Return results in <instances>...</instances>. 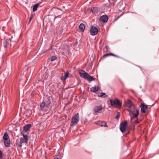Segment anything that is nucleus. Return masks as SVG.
I'll list each match as a JSON object with an SVG mask.
<instances>
[{
  "mask_svg": "<svg viewBox=\"0 0 159 159\" xmlns=\"http://www.w3.org/2000/svg\"><path fill=\"white\" fill-rule=\"evenodd\" d=\"M3 139L4 140L5 146L6 147H8L10 145V141L9 136L6 132L4 133Z\"/></svg>",
  "mask_w": 159,
  "mask_h": 159,
  "instance_id": "obj_1",
  "label": "nucleus"
},
{
  "mask_svg": "<svg viewBox=\"0 0 159 159\" xmlns=\"http://www.w3.org/2000/svg\"><path fill=\"white\" fill-rule=\"evenodd\" d=\"M133 108V110L132 109L128 110L129 111L131 112L132 114L133 115V116L131 118V120H132L134 118H137L139 115V110L136 108L135 107Z\"/></svg>",
  "mask_w": 159,
  "mask_h": 159,
  "instance_id": "obj_2",
  "label": "nucleus"
},
{
  "mask_svg": "<svg viewBox=\"0 0 159 159\" xmlns=\"http://www.w3.org/2000/svg\"><path fill=\"white\" fill-rule=\"evenodd\" d=\"M111 105L112 106L115 107L117 106L121 107L122 103L120 102V100L117 99H111L110 100Z\"/></svg>",
  "mask_w": 159,
  "mask_h": 159,
  "instance_id": "obj_3",
  "label": "nucleus"
},
{
  "mask_svg": "<svg viewBox=\"0 0 159 159\" xmlns=\"http://www.w3.org/2000/svg\"><path fill=\"white\" fill-rule=\"evenodd\" d=\"M79 115L78 113H77L71 119V122L70 123V125L72 126L74 125L77 124L79 121Z\"/></svg>",
  "mask_w": 159,
  "mask_h": 159,
  "instance_id": "obj_4",
  "label": "nucleus"
},
{
  "mask_svg": "<svg viewBox=\"0 0 159 159\" xmlns=\"http://www.w3.org/2000/svg\"><path fill=\"white\" fill-rule=\"evenodd\" d=\"M23 138H20V143L18 145V146L20 147H21L22 143H27L28 141V138L27 135L23 134Z\"/></svg>",
  "mask_w": 159,
  "mask_h": 159,
  "instance_id": "obj_5",
  "label": "nucleus"
},
{
  "mask_svg": "<svg viewBox=\"0 0 159 159\" xmlns=\"http://www.w3.org/2000/svg\"><path fill=\"white\" fill-rule=\"evenodd\" d=\"M127 122L125 121L122 122L120 125V129L122 133L124 132L126 130L127 126Z\"/></svg>",
  "mask_w": 159,
  "mask_h": 159,
  "instance_id": "obj_6",
  "label": "nucleus"
},
{
  "mask_svg": "<svg viewBox=\"0 0 159 159\" xmlns=\"http://www.w3.org/2000/svg\"><path fill=\"white\" fill-rule=\"evenodd\" d=\"M98 32V30L97 28L91 26L90 27V33L92 35H95L97 34Z\"/></svg>",
  "mask_w": 159,
  "mask_h": 159,
  "instance_id": "obj_7",
  "label": "nucleus"
},
{
  "mask_svg": "<svg viewBox=\"0 0 159 159\" xmlns=\"http://www.w3.org/2000/svg\"><path fill=\"white\" fill-rule=\"evenodd\" d=\"M148 105H145L144 103H142L140 107H141V111L142 113L146 112L148 107Z\"/></svg>",
  "mask_w": 159,
  "mask_h": 159,
  "instance_id": "obj_8",
  "label": "nucleus"
},
{
  "mask_svg": "<svg viewBox=\"0 0 159 159\" xmlns=\"http://www.w3.org/2000/svg\"><path fill=\"white\" fill-rule=\"evenodd\" d=\"M79 73L80 75V76L81 77L84 79H86V77L88 75V74L85 72L84 71L82 70H80L79 71Z\"/></svg>",
  "mask_w": 159,
  "mask_h": 159,
  "instance_id": "obj_9",
  "label": "nucleus"
},
{
  "mask_svg": "<svg viewBox=\"0 0 159 159\" xmlns=\"http://www.w3.org/2000/svg\"><path fill=\"white\" fill-rule=\"evenodd\" d=\"M102 109V107L101 106H97L95 107L93 109V111L95 113L96 115H97L98 113H100V111Z\"/></svg>",
  "mask_w": 159,
  "mask_h": 159,
  "instance_id": "obj_10",
  "label": "nucleus"
},
{
  "mask_svg": "<svg viewBox=\"0 0 159 159\" xmlns=\"http://www.w3.org/2000/svg\"><path fill=\"white\" fill-rule=\"evenodd\" d=\"M126 105L130 109H131L132 107L134 108L135 106H134V103L130 100L127 99L126 102Z\"/></svg>",
  "mask_w": 159,
  "mask_h": 159,
  "instance_id": "obj_11",
  "label": "nucleus"
},
{
  "mask_svg": "<svg viewBox=\"0 0 159 159\" xmlns=\"http://www.w3.org/2000/svg\"><path fill=\"white\" fill-rule=\"evenodd\" d=\"M108 20V17L107 15H104L101 16L100 18V20L103 22H106Z\"/></svg>",
  "mask_w": 159,
  "mask_h": 159,
  "instance_id": "obj_12",
  "label": "nucleus"
},
{
  "mask_svg": "<svg viewBox=\"0 0 159 159\" xmlns=\"http://www.w3.org/2000/svg\"><path fill=\"white\" fill-rule=\"evenodd\" d=\"M96 123L102 127H108L106 122L105 121H99L97 122Z\"/></svg>",
  "mask_w": 159,
  "mask_h": 159,
  "instance_id": "obj_13",
  "label": "nucleus"
},
{
  "mask_svg": "<svg viewBox=\"0 0 159 159\" xmlns=\"http://www.w3.org/2000/svg\"><path fill=\"white\" fill-rule=\"evenodd\" d=\"M85 27V26L84 24L83 23H81L79 25V28L80 30H81L82 32H83L84 31Z\"/></svg>",
  "mask_w": 159,
  "mask_h": 159,
  "instance_id": "obj_14",
  "label": "nucleus"
},
{
  "mask_svg": "<svg viewBox=\"0 0 159 159\" xmlns=\"http://www.w3.org/2000/svg\"><path fill=\"white\" fill-rule=\"evenodd\" d=\"M85 79L89 81H92L95 80V79L93 77L90 76L89 74Z\"/></svg>",
  "mask_w": 159,
  "mask_h": 159,
  "instance_id": "obj_15",
  "label": "nucleus"
},
{
  "mask_svg": "<svg viewBox=\"0 0 159 159\" xmlns=\"http://www.w3.org/2000/svg\"><path fill=\"white\" fill-rule=\"evenodd\" d=\"M69 74V73L68 72H66L65 73L64 75L63 76H62L61 77V80L63 81L65 80H66V79H67V77H68Z\"/></svg>",
  "mask_w": 159,
  "mask_h": 159,
  "instance_id": "obj_16",
  "label": "nucleus"
},
{
  "mask_svg": "<svg viewBox=\"0 0 159 159\" xmlns=\"http://www.w3.org/2000/svg\"><path fill=\"white\" fill-rule=\"evenodd\" d=\"M98 11V8L96 7H93L91 8V11L93 14L97 13Z\"/></svg>",
  "mask_w": 159,
  "mask_h": 159,
  "instance_id": "obj_17",
  "label": "nucleus"
},
{
  "mask_svg": "<svg viewBox=\"0 0 159 159\" xmlns=\"http://www.w3.org/2000/svg\"><path fill=\"white\" fill-rule=\"evenodd\" d=\"M90 90L92 92H96L98 90V87L95 86L92 87Z\"/></svg>",
  "mask_w": 159,
  "mask_h": 159,
  "instance_id": "obj_18",
  "label": "nucleus"
},
{
  "mask_svg": "<svg viewBox=\"0 0 159 159\" xmlns=\"http://www.w3.org/2000/svg\"><path fill=\"white\" fill-rule=\"evenodd\" d=\"M31 125L28 124L25 125L24 127V129L25 131H27L31 127Z\"/></svg>",
  "mask_w": 159,
  "mask_h": 159,
  "instance_id": "obj_19",
  "label": "nucleus"
},
{
  "mask_svg": "<svg viewBox=\"0 0 159 159\" xmlns=\"http://www.w3.org/2000/svg\"><path fill=\"white\" fill-rule=\"evenodd\" d=\"M40 107L41 108V109L42 111L44 110V108L47 107V106H45V103L44 102H42L41 104L40 105Z\"/></svg>",
  "mask_w": 159,
  "mask_h": 159,
  "instance_id": "obj_20",
  "label": "nucleus"
},
{
  "mask_svg": "<svg viewBox=\"0 0 159 159\" xmlns=\"http://www.w3.org/2000/svg\"><path fill=\"white\" fill-rule=\"evenodd\" d=\"M39 4L38 3L35 4L33 7V11L34 12L36 11L37 9V8L39 6Z\"/></svg>",
  "mask_w": 159,
  "mask_h": 159,
  "instance_id": "obj_21",
  "label": "nucleus"
},
{
  "mask_svg": "<svg viewBox=\"0 0 159 159\" xmlns=\"http://www.w3.org/2000/svg\"><path fill=\"white\" fill-rule=\"evenodd\" d=\"M3 44L4 45V47L5 48L6 47H9V42H8L7 41H5L4 43Z\"/></svg>",
  "mask_w": 159,
  "mask_h": 159,
  "instance_id": "obj_22",
  "label": "nucleus"
},
{
  "mask_svg": "<svg viewBox=\"0 0 159 159\" xmlns=\"http://www.w3.org/2000/svg\"><path fill=\"white\" fill-rule=\"evenodd\" d=\"M106 95L105 93H100L98 95V96L99 97H103L104 95Z\"/></svg>",
  "mask_w": 159,
  "mask_h": 159,
  "instance_id": "obj_23",
  "label": "nucleus"
},
{
  "mask_svg": "<svg viewBox=\"0 0 159 159\" xmlns=\"http://www.w3.org/2000/svg\"><path fill=\"white\" fill-rule=\"evenodd\" d=\"M56 59H57L56 57L55 56H53L51 57V58L50 59V60L51 61H53L55 60Z\"/></svg>",
  "mask_w": 159,
  "mask_h": 159,
  "instance_id": "obj_24",
  "label": "nucleus"
},
{
  "mask_svg": "<svg viewBox=\"0 0 159 159\" xmlns=\"http://www.w3.org/2000/svg\"><path fill=\"white\" fill-rule=\"evenodd\" d=\"M111 54H106L105 55H104V56H103V57L104 58H105L108 56H111Z\"/></svg>",
  "mask_w": 159,
  "mask_h": 159,
  "instance_id": "obj_25",
  "label": "nucleus"
},
{
  "mask_svg": "<svg viewBox=\"0 0 159 159\" xmlns=\"http://www.w3.org/2000/svg\"><path fill=\"white\" fill-rule=\"evenodd\" d=\"M111 56H114L115 57H119L117 55H116L115 54H113L111 53Z\"/></svg>",
  "mask_w": 159,
  "mask_h": 159,
  "instance_id": "obj_26",
  "label": "nucleus"
},
{
  "mask_svg": "<svg viewBox=\"0 0 159 159\" xmlns=\"http://www.w3.org/2000/svg\"><path fill=\"white\" fill-rule=\"evenodd\" d=\"M139 123V122L138 120H136L135 121V124H138Z\"/></svg>",
  "mask_w": 159,
  "mask_h": 159,
  "instance_id": "obj_27",
  "label": "nucleus"
},
{
  "mask_svg": "<svg viewBox=\"0 0 159 159\" xmlns=\"http://www.w3.org/2000/svg\"><path fill=\"white\" fill-rule=\"evenodd\" d=\"M33 16H31L30 18V22H29V23H30V22L31 21V20L33 18Z\"/></svg>",
  "mask_w": 159,
  "mask_h": 159,
  "instance_id": "obj_28",
  "label": "nucleus"
},
{
  "mask_svg": "<svg viewBox=\"0 0 159 159\" xmlns=\"http://www.w3.org/2000/svg\"><path fill=\"white\" fill-rule=\"evenodd\" d=\"M119 116H119V115H117L116 116V119H117V118H119Z\"/></svg>",
  "mask_w": 159,
  "mask_h": 159,
  "instance_id": "obj_29",
  "label": "nucleus"
},
{
  "mask_svg": "<svg viewBox=\"0 0 159 159\" xmlns=\"http://www.w3.org/2000/svg\"><path fill=\"white\" fill-rule=\"evenodd\" d=\"M2 153L1 151L0 150V158H1Z\"/></svg>",
  "mask_w": 159,
  "mask_h": 159,
  "instance_id": "obj_30",
  "label": "nucleus"
},
{
  "mask_svg": "<svg viewBox=\"0 0 159 159\" xmlns=\"http://www.w3.org/2000/svg\"><path fill=\"white\" fill-rule=\"evenodd\" d=\"M54 159H59L58 158L56 157L55 158H54Z\"/></svg>",
  "mask_w": 159,
  "mask_h": 159,
  "instance_id": "obj_31",
  "label": "nucleus"
},
{
  "mask_svg": "<svg viewBox=\"0 0 159 159\" xmlns=\"http://www.w3.org/2000/svg\"><path fill=\"white\" fill-rule=\"evenodd\" d=\"M87 119L86 120V121L84 122H87Z\"/></svg>",
  "mask_w": 159,
  "mask_h": 159,
  "instance_id": "obj_32",
  "label": "nucleus"
}]
</instances>
